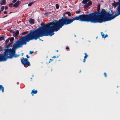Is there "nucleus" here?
<instances>
[{
  "instance_id": "obj_50",
  "label": "nucleus",
  "mask_w": 120,
  "mask_h": 120,
  "mask_svg": "<svg viewBox=\"0 0 120 120\" xmlns=\"http://www.w3.org/2000/svg\"><path fill=\"white\" fill-rule=\"evenodd\" d=\"M119 0V1L120 2V0Z\"/></svg>"
},
{
  "instance_id": "obj_1",
  "label": "nucleus",
  "mask_w": 120,
  "mask_h": 120,
  "mask_svg": "<svg viewBox=\"0 0 120 120\" xmlns=\"http://www.w3.org/2000/svg\"><path fill=\"white\" fill-rule=\"evenodd\" d=\"M94 16L93 13H90L88 14L80 15L72 19L68 18L65 17H62L54 23L50 22L47 25H44L42 27L38 29V38L44 36H52L54 34V32L58 31L64 25L69 24L75 20L96 23Z\"/></svg>"
},
{
  "instance_id": "obj_9",
  "label": "nucleus",
  "mask_w": 120,
  "mask_h": 120,
  "mask_svg": "<svg viewBox=\"0 0 120 120\" xmlns=\"http://www.w3.org/2000/svg\"><path fill=\"white\" fill-rule=\"evenodd\" d=\"M19 30H17L15 33L13 34V35L15 37H17L18 35L19 34Z\"/></svg>"
},
{
  "instance_id": "obj_7",
  "label": "nucleus",
  "mask_w": 120,
  "mask_h": 120,
  "mask_svg": "<svg viewBox=\"0 0 120 120\" xmlns=\"http://www.w3.org/2000/svg\"><path fill=\"white\" fill-rule=\"evenodd\" d=\"M117 12L115 14L116 17L120 15V4H119L117 9Z\"/></svg>"
},
{
  "instance_id": "obj_26",
  "label": "nucleus",
  "mask_w": 120,
  "mask_h": 120,
  "mask_svg": "<svg viewBox=\"0 0 120 120\" xmlns=\"http://www.w3.org/2000/svg\"><path fill=\"white\" fill-rule=\"evenodd\" d=\"M104 75L105 76V77H107V75L106 73H105V72H104Z\"/></svg>"
},
{
  "instance_id": "obj_33",
  "label": "nucleus",
  "mask_w": 120,
  "mask_h": 120,
  "mask_svg": "<svg viewBox=\"0 0 120 120\" xmlns=\"http://www.w3.org/2000/svg\"><path fill=\"white\" fill-rule=\"evenodd\" d=\"M34 53V51H30V54H32L33 53Z\"/></svg>"
},
{
  "instance_id": "obj_37",
  "label": "nucleus",
  "mask_w": 120,
  "mask_h": 120,
  "mask_svg": "<svg viewBox=\"0 0 120 120\" xmlns=\"http://www.w3.org/2000/svg\"><path fill=\"white\" fill-rule=\"evenodd\" d=\"M53 59H50L49 60L50 61L49 62V63L50 62H51L52 61Z\"/></svg>"
},
{
  "instance_id": "obj_29",
  "label": "nucleus",
  "mask_w": 120,
  "mask_h": 120,
  "mask_svg": "<svg viewBox=\"0 0 120 120\" xmlns=\"http://www.w3.org/2000/svg\"><path fill=\"white\" fill-rule=\"evenodd\" d=\"M4 13L5 14H7V12L6 11H4Z\"/></svg>"
},
{
  "instance_id": "obj_19",
  "label": "nucleus",
  "mask_w": 120,
  "mask_h": 120,
  "mask_svg": "<svg viewBox=\"0 0 120 120\" xmlns=\"http://www.w3.org/2000/svg\"><path fill=\"white\" fill-rule=\"evenodd\" d=\"M101 35L102 38H104V37L105 36V34L103 32H101Z\"/></svg>"
},
{
  "instance_id": "obj_42",
  "label": "nucleus",
  "mask_w": 120,
  "mask_h": 120,
  "mask_svg": "<svg viewBox=\"0 0 120 120\" xmlns=\"http://www.w3.org/2000/svg\"><path fill=\"white\" fill-rule=\"evenodd\" d=\"M30 3H29V4H28V6H30Z\"/></svg>"
},
{
  "instance_id": "obj_5",
  "label": "nucleus",
  "mask_w": 120,
  "mask_h": 120,
  "mask_svg": "<svg viewBox=\"0 0 120 120\" xmlns=\"http://www.w3.org/2000/svg\"><path fill=\"white\" fill-rule=\"evenodd\" d=\"M21 61L22 64L24 66L27 65L29 66L30 65V63L27 59L22 57L21 58Z\"/></svg>"
},
{
  "instance_id": "obj_41",
  "label": "nucleus",
  "mask_w": 120,
  "mask_h": 120,
  "mask_svg": "<svg viewBox=\"0 0 120 120\" xmlns=\"http://www.w3.org/2000/svg\"><path fill=\"white\" fill-rule=\"evenodd\" d=\"M69 49V48L68 47H66V49Z\"/></svg>"
},
{
  "instance_id": "obj_30",
  "label": "nucleus",
  "mask_w": 120,
  "mask_h": 120,
  "mask_svg": "<svg viewBox=\"0 0 120 120\" xmlns=\"http://www.w3.org/2000/svg\"><path fill=\"white\" fill-rule=\"evenodd\" d=\"M9 5L11 7L13 5V4L12 3H11Z\"/></svg>"
},
{
  "instance_id": "obj_38",
  "label": "nucleus",
  "mask_w": 120,
  "mask_h": 120,
  "mask_svg": "<svg viewBox=\"0 0 120 120\" xmlns=\"http://www.w3.org/2000/svg\"><path fill=\"white\" fill-rule=\"evenodd\" d=\"M26 56L27 57V59H28L29 58V57L28 55H26Z\"/></svg>"
},
{
  "instance_id": "obj_36",
  "label": "nucleus",
  "mask_w": 120,
  "mask_h": 120,
  "mask_svg": "<svg viewBox=\"0 0 120 120\" xmlns=\"http://www.w3.org/2000/svg\"><path fill=\"white\" fill-rule=\"evenodd\" d=\"M8 16V15H6L5 16H3V17H2V18H5V17H7V16Z\"/></svg>"
},
{
  "instance_id": "obj_28",
  "label": "nucleus",
  "mask_w": 120,
  "mask_h": 120,
  "mask_svg": "<svg viewBox=\"0 0 120 120\" xmlns=\"http://www.w3.org/2000/svg\"><path fill=\"white\" fill-rule=\"evenodd\" d=\"M35 2V1H34V2H31V3H30V6L32 5V4H33Z\"/></svg>"
},
{
  "instance_id": "obj_31",
  "label": "nucleus",
  "mask_w": 120,
  "mask_h": 120,
  "mask_svg": "<svg viewBox=\"0 0 120 120\" xmlns=\"http://www.w3.org/2000/svg\"><path fill=\"white\" fill-rule=\"evenodd\" d=\"M100 4H99L98 6V8H100Z\"/></svg>"
},
{
  "instance_id": "obj_24",
  "label": "nucleus",
  "mask_w": 120,
  "mask_h": 120,
  "mask_svg": "<svg viewBox=\"0 0 120 120\" xmlns=\"http://www.w3.org/2000/svg\"><path fill=\"white\" fill-rule=\"evenodd\" d=\"M88 7H89L86 4L84 6V8H87Z\"/></svg>"
},
{
  "instance_id": "obj_47",
  "label": "nucleus",
  "mask_w": 120,
  "mask_h": 120,
  "mask_svg": "<svg viewBox=\"0 0 120 120\" xmlns=\"http://www.w3.org/2000/svg\"><path fill=\"white\" fill-rule=\"evenodd\" d=\"M2 11L0 10V13Z\"/></svg>"
},
{
  "instance_id": "obj_34",
  "label": "nucleus",
  "mask_w": 120,
  "mask_h": 120,
  "mask_svg": "<svg viewBox=\"0 0 120 120\" xmlns=\"http://www.w3.org/2000/svg\"><path fill=\"white\" fill-rule=\"evenodd\" d=\"M86 59H85V58H84V59H83V62L85 63V62Z\"/></svg>"
},
{
  "instance_id": "obj_15",
  "label": "nucleus",
  "mask_w": 120,
  "mask_h": 120,
  "mask_svg": "<svg viewBox=\"0 0 120 120\" xmlns=\"http://www.w3.org/2000/svg\"><path fill=\"white\" fill-rule=\"evenodd\" d=\"M28 33V31H26L25 32H23L21 33V34L22 35H24L25 34H26Z\"/></svg>"
},
{
  "instance_id": "obj_49",
  "label": "nucleus",
  "mask_w": 120,
  "mask_h": 120,
  "mask_svg": "<svg viewBox=\"0 0 120 120\" xmlns=\"http://www.w3.org/2000/svg\"><path fill=\"white\" fill-rule=\"evenodd\" d=\"M12 13V12H10V13H9V14H11V13Z\"/></svg>"
},
{
  "instance_id": "obj_46",
  "label": "nucleus",
  "mask_w": 120,
  "mask_h": 120,
  "mask_svg": "<svg viewBox=\"0 0 120 120\" xmlns=\"http://www.w3.org/2000/svg\"><path fill=\"white\" fill-rule=\"evenodd\" d=\"M29 22L30 23V19H29Z\"/></svg>"
},
{
  "instance_id": "obj_13",
  "label": "nucleus",
  "mask_w": 120,
  "mask_h": 120,
  "mask_svg": "<svg viewBox=\"0 0 120 120\" xmlns=\"http://www.w3.org/2000/svg\"><path fill=\"white\" fill-rule=\"evenodd\" d=\"M35 20L34 19H30V24H33L34 23Z\"/></svg>"
},
{
  "instance_id": "obj_32",
  "label": "nucleus",
  "mask_w": 120,
  "mask_h": 120,
  "mask_svg": "<svg viewBox=\"0 0 120 120\" xmlns=\"http://www.w3.org/2000/svg\"><path fill=\"white\" fill-rule=\"evenodd\" d=\"M107 37H108V35L107 34H106L104 37V38H105Z\"/></svg>"
},
{
  "instance_id": "obj_35",
  "label": "nucleus",
  "mask_w": 120,
  "mask_h": 120,
  "mask_svg": "<svg viewBox=\"0 0 120 120\" xmlns=\"http://www.w3.org/2000/svg\"><path fill=\"white\" fill-rule=\"evenodd\" d=\"M5 10L7 9L8 8V7L7 6H5Z\"/></svg>"
},
{
  "instance_id": "obj_17",
  "label": "nucleus",
  "mask_w": 120,
  "mask_h": 120,
  "mask_svg": "<svg viewBox=\"0 0 120 120\" xmlns=\"http://www.w3.org/2000/svg\"><path fill=\"white\" fill-rule=\"evenodd\" d=\"M14 38L13 37H12L10 38V42H11V43H13V41H14Z\"/></svg>"
},
{
  "instance_id": "obj_8",
  "label": "nucleus",
  "mask_w": 120,
  "mask_h": 120,
  "mask_svg": "<svg viewBox=\"0 0 120 120\" xmlns=\"http://www.w3.org/2000/svg\"><path fill=\"white\" fill-rule=\"evenodd\" d=\"M21 2L20 1L18 0L17 2L14 4L13 5V6L14 7L16 8L18 7L20 4V2Z\"/></svg>"
},
{
  "instance_id": "obj_14",
  "label": "nucleus",
  "mask_w": 120,
  "mask_h": 120,
  "mask_svg": "<svg viewBox=\"0 0 120 120\" xmlns=\"http://www.w3.org/2000/svg\"><path fill=\"white\" fill-rule=\"evenodd\" d=\"M92 3L91 1H89L88 3H86V4L89 7L92 4Z\"/></svg>"
},
{
  "instance_id": "obj_51",
  "label": "nucleus",
  "mask_w": 120,
  "mask_h": 120,
  "mask_svg": "<svg viewBox=\"0 0 120 120\" xmlns=\"http://www.w3.org/2000/svg\"><path fill=\"white\" fill-rule=\"evenodd\" d=\"M58 50H57V51H57V52H58Z\"/></svg>"
},
{
  "instance_id": "obj_20",
  "label": "nucleus",
  "mask_w": 120,
  "mask_h": 120,
  "mask_svg": "<svg viewBox=\"0 0 120 120\" xmlns=\"http://www.w3.org/2000/svg\"><path fill=\"white\" fill-rule=\"evenodd\" d=\"M84 54L85 55V56H84V58L85 59L87 58V57L88 56V55L86 54V53H84Z\"/></svg>"
},
{
  "instance_id": "obj_43",
  "label": "nucleus",
  "mask_w": 120,
  "mask_h": 120,
  "mask_svg": "<svg viewBox=\"0 0 120 120\" xmlns=\"http://www.w3.org/2000/svg\"><path fill=\"white\" fill-rule=\"evenodd\" d=\"M90 0H86V2H87L89 1Z\"/></svg>"
},
{
  "instance_id": "obj_12",
  "label": "nucleus",
  "mask_w": 120,
  "mask_h": 120,
  "mask_svg": "<svg viewBox=\"0 0 120 120\" xmlns=\"http://www.w3.org/2000/svg\"><path fill=\"white\" fill-rule=\"evenodd\" d=\"M6 4V0H1V1L0 3L1 5H5Z\"/></svg>"
},
{
  "instance_id": "obj_18",
  "label": "nucleus",
  "mask_w": 120,
  "mask_h": 120,
  "mask_svg": "<svg viewBox=\"0 0 120 120\" xmlns=\"http://www.w3.org/2000/svg\"><path fill=\"white\" fill-rule=\"evenodd\" d=\"M9 38H8V39H7L6 40V41H5V44H7L8 43V42H9Z\"/></svg>"
},
{
  "instance_id": "obj_22",
  "label": "nucleus",
  "mask_w": 120,
  "mask_h": 120,
  "mask_svg": "<svg viewBox=\"0 0 120 120\" xmlns=\"http://www.w3.org/2000/svg\"><path fill=\"white\" fill-rule=\"evenodd\" d=\"M87 2H86V0H83L82 1V3L83 4H86V3Z\"/></svg>"
},
{
  "instance_id": "obj_2",
  "label": "nucleus",
  "mask_w": 120,
  "mask_h": 120,
  "mask_svg": "<svg viewBox=\"0 0 120 120\" xmlns=\"http://www.w3.org/2000/svg\"><path fill=\"white\" fill-rule=\"evenodd\" d=\"M30 41V32L22 38L14 43L12 49L11 48H9L10 47H11V45L12 43H9L6 46V48H8L5 49L4 52H5V49H10L12 50V52L14 53V55L11 58H8H8L12 59L13 57H16L18 56H19V55H17L15 54L16 49L18 48L22 47L23 45H26L27 42H29Z\"/></svg>"
},
{
  "instance_id": "obj_27",
  "label": "nucleus",
  "mask_w": 120,
  "mask_h": 120,
  "mask_svg": "<svg viewBox=\"0 0 120 120\" xmlns=\"http://www.w3.org/2000/svg\"><path fill=\"white\" fill-rule=\"evenodd\" d=\"M17 1V0H13L12 1V2L13 3H15Z\"/></svg>"
},
{
  "instance_id": "obj_6",
  "label": "nucleus",
  "mask_w": 120,
  "mask_h": 120,
  "mask_svg": "<svg viewBox=\"0 0 120 120\" xmlns=\"http://www.w3.org/2000/svg\"><path fill=\"white\" fill-rule=\"evenodd\" d=\"M100 8H98L97 12L91 13H93L94 15V18L96 23H98V22H99L98 18V16L100 13Z\"/></svg>"
},
{
  "instance_id": "obj_44",
  "label": "nucleus",
  "mask_w": 120,
  "mask_h": 120,
  "mask_svg": "<svg viewBox=\"0 0 120 120\" xmlns=\"http://www.w3.org/2000/svg\"><path fill=\"white\" fill-rule=\"evenodd\" d=\"M30 26V29H31V28H33V27L32 26Z\"/></svg>"
},
{
  "instance_id": "obj_25",
  "label": "nucleus",
  "mask_w": 120,
  "mask_h": 120,
  "mask_svg": "<svg viewBox=\"0 0 120 120\" xmlns=\"http://www.w3.org/2000/svg\"><path fill=\"white\" fill-rule=\"evenodd\" d=\"M1 9L2 10L1 11H3L4 9V6H2L1 7Z\"/></svg>"
},
{
  "instance_id": "obj_21",
  "label": "nucleus",
  "mask_w": 120,
  "mask_h": 120,
  "mask_svg": "<svg viewBox=\"0 0 120 120\" xmlns=\"http://www.w3.org/2000/svg\"><path fill=\"white\" fill-rule=\"evenodd\" d=\"M4 36L0 37V41L4 40Z\"/></svg>"
},
{
  "instance_id": "obj_40",
  "label": "nucleus",
  "mask_w": 120,
  "mask_h": 120,
  "mask_svg": "<svg viewBox=\"0 0 120 120\" xmlns=\"http://www.w3.org/2000/svg\"><path fill=\"white\" fill-rule=\"evenodd\" d=\"M80 11H79L76 12V13H79L80 12Z\"/></svg>"
},
{
  "instance_id": "obj_11",
  "label": "nucleus",
  "mask_w": 120,
  "mask_h": 120,
  "mask_svg": "<svg viewBox=\"0 0 120 120\" xmlns=\"http://www.w3.org/2000/svg\"><path fill=\"white\" fill-rule=\"evenodd\" d=\"M4 88L3 86L0 84V91L1 90L3 93H4Z\"/></svg>"
},
{
  "instance_id": "obj_3",
  "label": "nucleus",
  "mask_w": 120,
  "mask_h": 120,
  "mask_svg": "<svg viewBox=\"0 0 120 120\" xmlns=\"http://www.w3.org/2000/svg\"><path fill=\"white\" fill-rule=\"evenodd\" d=\"M111 14L109 12L107 13L105 9H102L99 14L100 15L98 18L99 22L98 23L110 21L115 18L116 17L115 14L114 15H112L114 13L112 10H111Z\"/></svg>"
},
{
  "instance_id": "obj_10",
  "label": "nucleus",
  "mask_w": 120,
  "mask_h": 120,
  "mask_svg": "<svg viewBox=\"0 0 120 120\" xmlns=\"http://www.w3.org/2000/svg\"><path fill=\"white\" fill-rule=\"evenodd\" d=\"M38 91L37 90H35L34 89H33L31 91V94L33 96L34 95V94H35L37 93Z\"/></svg>"
},
{
  "instance_id": "obj_4",
  "label": "nucleus",
  "mask_w": 120,
  "mask_h": 120,
  "mask_svg": "<svg viewBox=\"0 0 120 120\" xmlns=\"http://www.w3.org/2000/svg\"><path fill=\"white\" fill-rule=\"evenodd\" d=\"M12 50L7 49H5V52H4V54H0V62H4L6 61L8 58H11L14 54Z\"/></svg>"
},
{
  "instance_id": "obj_52",
  "label": "nucleus",
  "mask_w": 120,
  "mask_h": 120,
  "mask_svg": "<svg viewBox=\"0 0 120 120\" xmlns=\"http://www.w3.org/2000/svg\"><path fill=\"white\" fill-rule=\"evenodd\" d=\"M30 79H32V78H30Z\"/></svg>"
},
{
  "instance_id": "obj_16",
  "label": "nucleus",
  "mask_w": 120,
  "mask_h": 120,
  "mask_svg": "<svg viewBox=\"0 0 120 120\" xmlns=\"http://www.w3.org/2000/svg\"><path fill=\"white\" fill-rule=\"evenodd\" d=\"M65 14H68V15L70 16L71 15V13L69 11H67L65 13Z\"/></svg>"
},
{
  "instance_id": "obj_53",
  "label": "nucleus",
  "mask_w": 120,
  "mask_h": 120,
  "mask_svg": "<svg viewBox=\"0 0 120 120\" xmlns=\"http://www.w3.org/2000/svg\"><path fill=\"white\" fill-rule=\"evenodd\" d=\"M11 31H12V30H11Z\"/></svg>"
},
{
  "instance_id": "obj_23",
  "label": "nucleus",
  "mask_w": 120,
  "mask_h": 120,
  "mask_svg": "<svg viewBox=\"0 0 120 120\" xmlns=\"http://www.w3.org/2000/svg\"><path fill=\"white\" fill-rule=\"evenodd\" d=\"M56 7L57 9H58L59 8V5L57 4H56Z\"/></svg>"
},
{
  "instance_id": "obj_48",
  "label": "nucleus",
  "mask_w": 120,
  "mask_h": 120,
  "mask_svg": "<svg viewBox=\"0 0 120 120\" xmlns=\"http://www.w3.org/2000/svg\"><path fill=\"white\" fill-rule=\"evenodd\" d=\"M81 72V70H80V71H79V73H80Z\"/></svg>"
},
{
  "instance_id": "obj_45",
  "label": "nucleus",
  "mask_w": 120,
  "mask_h": 120,
  "mask_svg": "<svg viewBox=\"0 0 120 120\" xmlns=\"http://www.w3.org/2000/svg\"><path fill=\"white\" fill-rule=\"evenodd\" d=\"M23 53H22V56L23 55Z\"/></svg>"
},
{
  "instance_id": "obj_39",
  "label": "nucleus",
  "mask_w": 120,
  "mask_h": 120,
  "mask_svg": "<svg viewBox=\"0 0 120 120\" xmlns=\"http://www.w3.org/2000/svg\"><path fill=\"white\" fill-rule=\"evenodd\" d=\"M52 58H56V56H54L52 57Z\"/></svg>"
}]
</instances>
